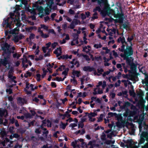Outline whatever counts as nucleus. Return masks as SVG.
Here are the masks:
<instances>
[{
    "label": "nucleus",
    "mask_w": 148,
    "mask_h": 148,
    "mask_svg": "<svg viewBox=\"0 0 148 148\" xmlns=\"http://www.w3.org/2000/svg\"><path fill=\"white\" fill-rule=\"evenodd\" d=\"M117 41L118 42H121L122 44L121 48H119V50L121 52H124V53L121 54L120 56L124 60H126L127 64L128 65H129V57L130 56V46L125 42V38L123 37H119L118 38Z\"/></svg>",
    "instance_id": "f257e3e1"
},
{
    "label": "nucleus",
    "mask_w": 148,
    "mask_h": 148,
    "mask_svg": "<svg viewBox=\"0 0 148 148\" xmlns=\"http://www.w3.org/2000/svg\"><path fill=\"white\" fill-rule=\"evenodd\" d=\"M134 60L132 57H130V80L135 83L138 78L136 70L137 64L136 62L134 61Z\"/></svg>",
    "instance_id": "f03ea898"
},
{
    "label": "nucleus",
    "mask_w": 148,
    "mask_h": 148,
    "mask_svg": "<svg viewBox=\"0 0 148 148\" xmlns=\"http://www.w3.org/2000/svg\"><path fill=\"white\" fill-rule=\"evenodd\" d=\"M10 46L7 43H5L4 47H2V50L4 51L5 53L3 54H6V58H5L4 59H2L1 63L5 67L6 69H8L10 66L9 58L10 57V52L9 50Z\"/></svg>",
    "instance_id": "7ed1b4c3"
},
{
    "label": "nucleus",
    "mask_w": 148,
    "mask_h": 148,
    "mask_svg": "<svg viewBox=\"0 0 148 148\" xmlns=\"http://www.w3.org/2000/svg\"><path fill=\"white\" fill-rule=\"evenodd\" d=\"M10 15L12 21H14V22L16 24V25L17 26L16 28L14 29L11 31V33L13 34H18L19 31L18 27L20 26L21 25L20 20V14H17V16L16 15L14 16L13 13H10Z\"/></svg>",
    "instance_id": "20e7f679"
},
{
    "label": "nucleus",
    "mask_w": 148,
    "mask_h": 148,
    "mask_svg": "<svg viewBox=\"0 0 148 148\" xmlns=\"http://www.w3.org/2000/svg\"><path fill=\"white\" fill-rule=\"evenodd\" d=\"M106 86V82L104 81H99L96 86V88L94 90L93 93L94 95L101 94L103 93V90Z\"/></svg>",
    "instance_id": "39448f33"
},
{
    "label": "nucleus",
    "mask_w": 148,
    "mask_h": 148,
    "mask_svg": "<svg viewBox=\"0 0 148 148\" xmlns=\"http://www.w3.org/2000/svg\"><path fill=\"white\" fill-rule=\"evenodd\" d=\"M139 127L140 132L141 133V136L145 137L148 141V125L144 124L142 127L141 125L140 124Z\"/></svg>",
    "instance_id": "423d86ee"
},
{
    "label": "nucleus",
    "mask_w": 148,
    "mask_h": 148,
    "mask_svg": "<svg viewBox=\"0 0 148 148\" xmlns=\"http://www.w3.org/2000/svg\"><path fill=\"white\" fill-rule=\"evenodd\" d=\"M98 11L99 12H100V14L103 16H105L106 15H108L110 16V12L111 13H114L113 11L112 10L110 9L109 8H107L104 9L103 10L101 11V8L100 7H97L95 9L93 10V11L95 12L97 11Z\"/></svg>",
    "instance_id": "0eeeda50"
},
{
    "label": "nucleus",
    "mask_w": 148,
    "mask_h": 148,
    "mask_svg": "<svg viewBox=\"0 0 148 148\" xmlns=\"http://www.w3.org/2000/svg\"><path fill=\"white\" fill-rule=\"evenodd\" d=\"M85 144L84 142V140L83 139L80 138L78 139L77 140H75L74 141L72 142L71 145L73 148L78 147L80 148L81 145H83Z\"/></svg>",
    "instance_id": "6e6552de"
},
{
    "label": "nucleus",
    "mask_w": 148,
    "mask_h": 148,
    "mask_svg": "<svg viewBox=\"0 0 148 148\" xmlns=\"http://www.w3.org/2000/svg\"><path fill=\"white\" fill-rule=\"evenodd\" d=\"M86 114H87V116L89 118V121L90 122H94L96 120L95 118H93L95 116L97 115V113H96L94 111L93 112H90L89 113H87Z\"/></svg>",
    "instance_id": "1a4fd4ad"
},
{
    "label": "nucleus",
    "mask_w": 148,
    "mask_h": 148,
    "mask_svg": "<svg viewBox=\"0 0 148 148\" xmlns=\"http://www.w3.org/2000/svg\"><path fill=\"white\" fill-rule=\"evenodd\" d=\"M123 15L121 14H114V17L118 18V19L116 20V21L121 23H123Z\"/></svg>",
    "instance_id": "9d476101"
},
{
    "label": "nucleus",
    "mask_w": 148,
    "mask_h": 148,
    "mask_svg": "<svg viewBox=\"0 0 148 148\" xmlns=\"http://www.w3.org/2000/svg\"><path fill=\"white\" fill-rule=\"evenodd\" d=\"M111 27L110 26H109L108 28L106 30L108 32L109 35L112 36L113 34H115L116 30L114 29H112L111 28Z\"/></svg>",
    "instance_id": "9b49d317"
},
{
    "label": "nucleus",
    "mask_w": 148,
    "mask_h": 148,
    "mask_svg": "<svg viewBox=\"0 0 148 148\" xmlns=\"http://www.w3.org/2000/svg\"><path fill=\"white\" fill-rule=\"evenodd\" d=\"M0 115L1 117L3 116H4L5 117H7L8 115V113L7 110L5 109L0 108Z\"/></svg>",
    "instance_id": "f8f14e48"
},
{
    "label": "nucleus",
    "mask_w": 148,
    "mask_h": 148,
    "mask_svg": "<svg viewBox=\"0 0 148 148\" xmlns=\"http://www.w3.org/2000/svg\"><path fill=\"white\" fill-rule=\"evenodd\" d=\"M38 32L40 33L41 36L43 38H45L49 37L48 34H44L42 31L40 30V28L38 27Z\"/></svg>",
    "instance_id": "ddd939ff"
},
{
    "label": "nucleus",
    "mask_w": 148,
    "mask_h": 148,
    "mask_svg": "<svg viewBox=\"0 0 148 148\" xmlns=\"http://www.w3.org/2000/svg\"><path fill=\"white\" fill-rule=\"evenodd\" d=\"M54 53L56 55L57 57L60 56L61 55L62 53L61 48L60 47L57 48L55 50Z\"/></svg>",
    "instance_id": "4468645a"
},
{
    "label": "nucleus",
    "mask_w": 148,
    "mask_h": 148,
    "mask_svg": "<svg viewBox=\"0 0 148 148\" xmlns=\"http://www.w3.org/2000/svg\"><path fill=\"white\" fill-rule=\"evenodd\" d=\"M35 37V35L33 34H31L29 37V38H27L26 39V40L28 42V43L29 44H31L32 42L31 41L32 40L34 39Z\"/></svg>",
    "instance_id": "2eb2a0df"
},
{
    "label": "nucleus",
    "mask_w": 148,
    "mask_h": 148,
    "mask_svg": "<svg viewBox=\"0 0 148 148\" xmlns=\"http://www.w3.org/2000/svg\"><path fill=\"white\" fill-rule=\"evenodd\" d=\"M83 70L85 71L91 72L94 70V68L89 66H85L83 68Z\"/></svg>",
    "instance_id": "dca6fc26"
},
{
    "label": "nucleus",
    "mask_w": 148,
    "mask_h": 148,
    "mask_svg": "<svg viewBox=\"0 0 148 148\" xmlns=\"http://www.w3.org/2000/svg\"><path fill=\"white\" fill-rule=\"evenodd\" d=\"M65 68V66H61L60 67H59L58 69H57L56 70V73H54L52 74V76H56L57 75H58V73L57 72L58 71H61L62 70V69H63Z\"/></svg>",
    "instance_id": "f3484780"
},
{
    "label": "nucleus",
    "mask_w": 148,
    "mask_h": 148,
    "mask_svg": "<svg viewBox=\"0 0 148 148\" xmlns=\"http://www.w3.org/2000/svg\"><path fill=\"white\" fill-rule=\"evenodd\" d=\"M87 93L85 92H80L77 94V97H82L84 98L87 95Z\"/></svg>",
    "instance_id": "a211bd4d"
},
{
    "label": "nucleus",
    "mask_w": 148,
    "mask_h": 148,
    "mask_svg": "<svg viewBox=\"0 0 148 148\" xmlns=\"http://www.w3.org/2000/svg\"><path fill=\"white\" fill-rule=\"evenodd\" d=\"M90 46L88 45L87 47L85 46L84 47L82 51H85L86 53H87L90 51Z\"/></svg>",
    "instance_id": "6ab92c4d"
},
{
    "label": "nucleus",
    "mask_w": 148,
    "mask_h": 148,
    "mask_svg": "<svg viewBox=\"0 0 148 148\" xmlns=\"http://www.w3.org/2000/svg\"><path fill=\"white\" fill-rule=\"evenodd\" d=\"M72 75L74 76L79 77L80 75V71L73 70L72 73Z\"/></svg>",
    "instance_id": "aec40b11"
},
{
    "label": "nucleus",
    "mask_w": 148,
    "mask_h": 148,
    "mask_svg": "<svg viewBox=\"0 0 148 148\" xmlns=\"http://www.w3.org/2000/svg\"><path fill=\"white\" fill-rule=\"evenodd\" d=\"M13 71L12 70H10L9 71L8 73V77L10 79H13L16 78V77L14 76H12Z\"/></svg>",
    "instance_id": "412c9836"
},
{
    "label": "nucleus",
    "mask_w": 148,
    "mask_h": 148,
    "mask_svg": "<svg viewBox=\"0 0 148 148\" xmlns=\"http://www.w3.org/2000/svg\"><path fill=\"white\" fill-rule=\"evenodd\" d=\"M42 122L43 124H47V126L48 127L51 126V123L50 121L48 119L44 120Z\"/></svg>",
    "instance_id": "4be33fe9"
},
{
    "label": "nucleus",
    "mask_w": 148,
    "mask_h": 148,
    "mask_svg": "<svg viewBox=\"0 0 148 148\" xmlns=\"http://www.w3.org/2000/svg\"><path fill=\"white\" fill-rule=\"evenodd\" d=\"M85 133V130L83 129L81 130H79L75 132V134H79L80 135H82Z\"/></svg>",
    "instance_id": "5701e85b"
},
{
    "label": "nucleus",
    "mask_w": 148,
    "mask_h": 148,
    "mask_svg": "<svg viewBox=\"0 0 148 148\" xmlns=\"http://www.w3.org/2000/svg\"><path fill=\"white\" fill-rule=\"evenodd\" d=\"M130 128H131V132H130V134L133 135L134 132V125L131 123H130Z\"/></svg>",
    "instance_id": "b1692460"
},
{
    "label": "nucleus",
    "mask_w": 148,
    "mask_h": 148,
    "mask_svg": "<svg viewBox=\"0 0 148 148\" xmlns=\"http://www.w3.org/2000/svg\"><path fill=\"white\" fill-rule=\"evenodd\" d=\"M71 63L72 64V65L71 67V68H73L74 65H76L77 63H78L77 60L76 59H73V61L71 62Z\"/></svg>",
    "instance_id": "393cba45"
},
{
    "label": "nucleus",
    "mask_w": 148,
    "mask_h": 148,
    "mask_svg": "<svg viewBox=\"0 0 148 148\" xmlns=\"http://www.w3.org/2000/svg\"><path fill=\"white\" fill-rule=\"evenodd\" d=\"M93 47L96 49H98L101 48L102 47V45L101 43H99V44H95L94 45Z\"/></svg>",
    "instance_id": "a878e982"
},
{
    "label": "nucleus",
    "mask_w": 148,
    "mask_h": 148,
    "mask_svg": "<svg viewBox=\"0 0 148 148\" xmlns=\"http://www.w3.org/2000/svg\"><path fill=\"white\" fill-rule=\"evenodd\" d=\"M21 19L23 20H25L26 18V16L25 14V12L23 10L21 11Z\"/></svg>",
    "instance_id": "bb28decb"
},
{
    "label": "nucleus",
    "mask_w": 148,
    "mask_h": 148,
    "mask_svg": "<svg viewBox=\"0 0 148 148\" xmlns=\"http://www.w3.org/2000/svg\"><path fill=\"white\" fill-rule=\"evenodd\" d=\"M86 148H93L92 142L91 141H90L88 144L86 145Z\"/></svg>",
    "instance_id": "cd10ccee"
},
{
    "label": "nucleus",
    "mask_w": 148,
    "mask_h": 148,
    "mask_svg": "<svg viewBox=\"0 0 148 148\" xmlns=\"http://www.w3.org/2000/svg\"><path fill=\"white\" fill-rule=\"evenodd\" d=\"M68 125V123H66L65 124L63 123L62 122H61V124L60 125V128L64 129L66 127V126Z\"/></svg>",
    "instance_id": "c85d7f7f"
},
{
    "label": "nucleus",
    "mask_w": 148,
    "mask_h": 148,
    "mask_svg": "<svg viewBox=\"0 0 148 148\" xmlns=\"http://www.w3.org/2000/svg\"><path fill=\"white\" fill-rule=\"evenodd\" d=\"M32 73L29 72V71H27L26 73L25 74L24 76L26 78H27L28 77H30L32 75Z\"/></svg>",
    "instance_id": "c756f323"
},
{
    "label": "nucleus",
    "mask_w": 148,
    "mask_h": 148,
    "mask_svg": "<svg viewBox=\"0 0 148 148\" xmlns=\"http://www.w3.org/2000/svg\"><path fill=\"white\" fill-rule=\"evenodd\" d=\"M74 36H75V39H74L73 40V41L74 42V43L76 44H78L79 42L78 41V35L77 34H75V35H74Z\"/></svg>",
    "instance_id": "7c9ffc66"
},
{
    "label": "nucleus",
    "mask_w": 148,
    "mask_h": 148,
    "mask_svg": "<svg viewBox=\"0 0 148 148\" xmlns=\"http://www.w3.org/2000/svg\"><path fill=\"white\" fill-rule=\"evenodd\" d=\"M29 87H30L29 84L28 83H27L26 84V88L25 90V91L27 92V94H30L31 93L30 92H27V90L29 88Z\"/></svg>",
    "instance_id": "2f4dec72"
},
{
    "label": "nucleus",
    "mask_w": 148,
    "mask_h": 148,
    "mask_svg": "<svg viewBox=\"0 0 148 148\" xmlns=\"http://www.w3.org/2000/svg\"><path fill=\"white\" fill-rule=\"evenodd\" d=\"M77 124L76 123H72L70 124L69 126L71 127L72 130H73L74 127L77 126Z\"/></svg>",
    "instance_id": "473e14b6"
},
{
    "label": "nucleus",
    "mask_w": 148,
    "mask_h": 148,
    "mask_svg": "<svg viewBox=\"0 0 148 148\" xmlns=\"http://www.w3.org/2000/svg\"><path fill=\"white\" fill-rule=\"evenodd\" d=\"M122 82H124L125 87H127L128 85H129L130 84V82L128 80L127 81L125 80H123L122 81Z\"/></svg>",
    "instance_id": "72a5a7b5"
},
{
    "label": "nucleus",
    "mask_w": 148,
    "mask_h": 148,
    "mask_svg": "<svg viewBox=\"0 0 148 148\" xmlns=\"http://www.w3.org/2000/svg\"><path fill=\"white\" fill-rule=\"evenodd\" d=\"M84 126V124L81 121H79L78 124V128L81 127V128H82Z\"/></svg>",
    "instance_id": "f704fd0d"
},
{
    "label": "nucleus",
    "mask_w": 148,
    "mask_h": 148,
    "mask_svg": "<svg viewBox=\"0 0 148 148\" xmlns=\"http://www.w3.org/2000/svg\"><path fill=\"white\" fill-rule=\"evenodd\" d=\"M71 83L75 85L77 84V82L76 80L74 77H73L72 79H71Z\"/></svg>",
    "instance_id": "c9c22d12"
},
{
    "label": "nucleus",
    "mask_w": 148,
    "mask_h": 148,
    "mask_svg": "<svg viewBox=\"0 0 148 148\" xmlns=\"http://www.w3.org/2000/svg\"><path fill=\"white\" fill-rule=\"evenodd\" d=\"M66 78V76H64L63 79H62L61 77H56L55 80L58 81H62L64 80L65 78Z\"/></svg>",
    "instance_id": "e433bc0d"
},
{
    "label": "nucleus",
    "mask_w": 148,
    "mask_h": 148,
    "mask_svg": "<svg viewBox=\"0 0 148 148\" xmlns=\"http://www.w3.org/2000/svg\"><path fill=\"white\" fill-rule=\"evenodd\" d=\"M40 29L43 28L46 30H47L48 29V27L43 24H41L40 25ZM40 28V27H39Z\"/></svg>",
    "instance_id": "4c0bfd02"
},
{
    "label": "nucleus",
    "mask_w": 148,
    "mask_h": 148,
    "mask_svg": "<svg viewBox=\"0 0 148 148\" xmlns=\"http://www.w3.org/2000/svg\"><path fill=\"white\" fill-rule=\"evenodd\" d=\"M97 72L99 74V75H101L103 72V70L101 68H99L97 69Z\"/></svg>",
    "instance_id": "58836bf2"
},
{
    "label": "nucleus",
    "mask_w": 148,
    "mask_h": 148,
    "mask_svg": "<svg viewBox=\"0 0 148 148\" xmlns=\"http://www.w3.org/2000/svg\"><path fill=\"white\" fill-rule=\"evenodd\" d=\"M87 120V118L86 116H84L82 117L81 119V121L82 122L84 123V122H86Z\"/></svg>",
    "instance_id": "ea45409f"
},
{
    "label": "nucleus",
    "mask_w": 148,
    "mask_h": 148,
    "mask_svg": "<svg viewBox=\"0 0 148 148\" xmlns=\"http://www.w3.org/2000/svg\"><path fill=\"white\" fill-rule=\"evenodd\" d=\"M98 36L99 38H100L102 40H105L106 39V36H103V37H101V35L100 34H99Z\"/></svg>",
    "instance_id": "a19ab883"
},
{
    "label": "nucleus",
    "mask_w": 148,
    "mask_h": 148,
    "mask_svg": "<svg viewBox=\"0 0 148 148\" xmlns=\"http://www.w3.org/2000/svg\"><path fill=\"white\" fill-rule=\"evenodd\" d=\"M43 56L41 55H39V56L38 57V58H37V57L36 58H35V60L36 61L40 60H42L43 59Z\"/></svg>",
    "instance_id": "79ce46f5"
},
{
    "label": "nucleus",
    "mask_w": 148,
    "mask_h": 148,
    "mask_svg": "<svg viewBox=\"0 0 148 148\" xmlns=\"http://www.w3.org/2000/svg\"><path fill=\"white\" fill-rule=\"evenodd\" d=\"M21 56V54L16 53L13 54V58H15L16 57L17 58H18Z\"/></svg>",
    "instance_id": "37998d69"
},
{
    "label": "nucleus",
    "mask_w": 148,
    "mask_h": 148,
    "mask_svg": "<svg viewBox=\"0 0 148 148\" xmlns=\"http://www.w3.org/2000/svg\"><path fill=\"white\" fill-rule=\"evenodd\" d=\"M27 62V60L26 58H24L23 59V61H22V63H23V65L24 67H25V68H27L28 65H27L26 66H26H25L24 65V63L25 62Z\"/></svg>",
    "instance_id": "c03bdc74"
},
{
    "label": "nucleus",
    "mask_w": 148,
    "mask_h": 148,
    "mask_svg": "<svg viewBox=\"0 0 148 148\" xmlns=\"http://www.w3.org/2000/svg\"><path fill=\"white\" fill-rule=\"evenodd\" d=\"M13 40L16 43L18 42L19 40L18 37L17 35L14 37V38L13 39Z\"/></svg>",
    "instance_id": "a18cd8bd"
},
{
    "label": "nucleus",
    "mask_w": 148,
    "mask_h": 148,
    "mask_svg": "<svg viewBox=\"0 0 148 148\" xmlns=\"http://www.w3.org/2000/svg\"><path fill=\"white\" fill-rule=\"evenodd\" d=\"M73 23H75V25L80 24V21L77 19H74Z\"/></svg>",
    "instance_id": "49530a36"
},
{
    "label": "nucleus",
    "mask_w": 148,
    "mask_h": 148,
    "mask_svg": "<svg viewBox=\"0 0 148 148\" xmlns=\"http://www.w3.org/2000/svg\"><path fill=\"white\" fill-rule=\"evenodd\" d=\"M15 10L14 11V12H16L17 11H18L19 10H20V6L19 5H17L15 6Z\"/></svg>",
    "instance_id": "de8ad7c7"
},
{
    "label": "nucleus",
    "mask_w": 148,
    "mask_h": 148,
    "mask_svg": "<svg viewBox=\"0 0 148 148\" xmlns=\"http://www.w3.org/2000/svg\"><path fill=\"white\" fill-rule=\"evenodd\" d=\"M36 79L37 81H40L41 79H40V77H41V75L39 74H38L36 75Z\"/></svg>",
    "instance_id": "09e8293b"
},
{
    "label": "nucleus",
    "mask_w": 148,
    "mask_h": 148,
    "mask_svg": "<svg viewBox=\"0 0 148 148\" xmlns=\"http://www.w3.org/2000/svg\"><path fill=\"white\" fill-rule=\"evenodd\" d=\"M26 111V110L24 108H22L19 111V113H22L24 114V113H25V112Z\"/></svg>",
    "instance_id": "8fccbe9b"
},
{
    "label": "nucleus",
    "mask_w": 148,
    "mask_h": 148,
    "mask_svg": "<svg viewBox=\"0 0 148 148\" xmlns=\"http://www.w3.org/2000/svg\"><path fill=\"white\" fill-rule=\"evenodd\" d=\"M28 11L34 15L36 14V13L34 10L29 9Z\"/></svg>",
    "instance_id": "3c124183"
},
{
    "label": "nucleus",
    "mask_w": 148,
    "mask_h": 148,
    "mask_svg": "<svg viewBox=\"0 0 148 148\" xmlns=\"http://www.w3.org/2000/svg\"><path fill=\"white\" fill-rule=\"evenodd\" d=\"M39 52L40 51L39 49V47L38 46L35 52V54L36 57H37V56L38 55L39 53Z\"/></svg>",
    "instance_id": "603ef678"
},
{
    "label": "nucleus",
    "mask_w": 148,
    "mask_h": 148,
    "mask_svg": "<svg viewBox=\"0 0 148 148\" xmlns=\"http://www.w3.org/2000/svg\"><path fill=\"white\" fill-rule=\"evenodd\" d=\"M75 27V25L74 24L73 22H72L68 27L69 28L71 29H73Z\"/></svg>",
    "instance_id": "864d4df0"
},
{
    "label": "nucleus",
    "mask_w": 148,
    "mask_h": 148,
    "mask_svg": "<svg viewBox=\"0 0 148 148\" xmlns=\"http://www.w3.org/2000/svg\"><path fill=\"white\" fill-rule=\"evenodd\" d=\"M69 69L68 68L63 71L62 73V74L65 76L67 75Z\"/></svg>",
    "instance_id": "5fc2aeb1"
},
{
    "label": "nucleus",
    "mask_w": 148,
    "mask_h": 148,
    "mask_svg": "<svg viewBox=\"0 0 148 148\" xmlns=\"http://www.w3.org/2000/svg\"><path fill=\"white\" fill-rule=\"evenodd\" d=\"M37 10L40 12H42L43 11V8L41 6H38L37 8Z\"/></svg>",
    "instance_id": "6e6d98bb"
},
{
    "label": "nucleus",
    "mask_w": 148,
    "mask_h": 148,
    "mask_svg": "<svg viewBox=\"0 0 148 148\" xmlns=\"http://www.w3.org/2000/svg\"><path fill=\"white\" fill-rule=\"evenodd\" d=\"M92 18L93 19L97 18H98L97 14L95 12V13L93 14V16L92 17Z\"/></svg>",
    "instance_id": "4d7b16f0"
},
{
    "label": "nucleus",
    "mask_w": 148,
    "mask_h": 148,
    "mask_svg": "<svg viewBox=\"0 0 148 148\" xmlns=\"http://www.w3.org/2000/svg\"><path fill=\"white\" fill-rule=\"evenodd\" d=\"M121 83V82L120 80H118L117 81V83H115V86L116 87L119 86L120 85Z\"/></svg>",
    "instance_id": "13d9d810"
},
{
    "label": "nucleus",
    "mask_w": 148,
    "mask_h": 148,
    "mask_svg": "<svg viewBox=\"0 0 148 148\" xmlns=\"http://www.w3.org/2000/svg\"><path fill=\"white\" fill-rule=\"evenodd\" d=\"M111 71V70L110 71H107L105 72L103 74V77H105L106 75H109L110 72Z\"/></svg>",
    "instance_id": "bf43d9fd"
},
{
    "label": "nucleus",
    "mask_w": 148,
    "mask_h": 148,
    "mask_svg": "<svg viewBox=\"0 0 148 148\" xmlns=\"http://www.w3.org/2000/svg\"><path fill=\"white\" fill-rule=\"evenodd\" d=\"M84 42L85 44H86L87 43V41H86L87 38H86V36L85 34H84V36L83 37Z\"/></svg>",
    "instance_id": "052dcab7"
},
{
    "label": "nucleus",
    "mask_w": 148,
    "mask_h": 148,
    "mask_svg": "<svg viewBox=\"0 0 148 148\" xmlns=\"http://www.w3.org/2000/svg\"><path fill=\"white\" fill-rule=\"evenodd\" d=\"M84 58L86 59V60L88 61L90 60V59L89 58L88 56L86 55H84L83 56Z\"/></svg>",
    "instance_id": "680f3d73"
},
{
    "label": "nucleus",
    "mask_w": 148,
    "mask_h": 148,
    "mask_svg": "<svg viewBox=\"0 0 148 148\" xmlns=\"http://www.w3.org/2000/svg\"><path fill=\"white\" fill-rule=\"evenodd\" d=\"M129 110H127L126 111L125 113H124L123 114V116L125 117H127L129 114Z\"/></svg>",
    "instance_id": "e2e57ef3"
},
{
    "label": "nucleus",
    "mask_w": 148,
    "mask_h": 148,
    "mask_svg": "<svg viewBox=\"0 0 148 148\" xmlns=\"http://www.w3.org/2000/svg\"><path fill=\"white\" fill-rule=\"evenodd\" d=\"M24 115L25 117L27 118L31 117V115L29 113L25 114Z\"/></svg>",
    "instance_id": "0e129e2a"
},
{
    "label": "nucleus",
    "mask_w": 148,
    "mask_h": 148,
    "mask_svg": "<svg viewBox=\"0 0 148 148\" xmlns=\"http://www.w3.org/2000/svg\"><path fill=\"white\" fill-rule=\"evenodd\" d=\"M17 36L18 37L19 40L23 39L24 38V36L22 34H20Z\"/></svg>",
    "instance_id": "69168bd1"
},
{
    "label": "nucleus",
    "mask_w": 148,
    "mask_h": 148,
    "mask_svg": "<svg viewBox=\"0 0 148 148\" xmlns=\"http://www.w3.org/2000/svg\"><path fill=\"white\" fill-rule=\"evenodd\" d=\"M66 40L65 39H63L62 40V41H61V40H59V42L60 44L62 45L63 44H64L66 43Z\"/></svg>",
    "instance_id": "338daca9"
},
{
    "label": "nucleus",
    "mask_w": 148,
    "mask_h": 148,
    "mask_svg": "<svg viewBox=\"0 0 148 148\" xmlns=\"http://www.w3.org/2000/svg\"><path fill=\"white\" fill-rule=\"evenodd\" d=\"M69 13L71 14H74L75 13V12L71 9H70L69 11Z\"/></svg>",
    "instance_id": "774afa93"
}]
</instances>
